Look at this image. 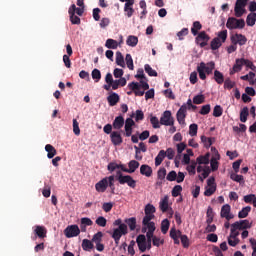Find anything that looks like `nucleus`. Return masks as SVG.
<instances>
[{
	"label": "nucleus",
	"mask_w": 256,
	"mask_h": 256,
	"mask_svg": "<svg viewBox=\"0 0 256 256\" xmlns=\"http://www.w3.org/2000/svg\"><path fill=\"white\" fill-rule=\"evenodd\" d=\"M185 117H187V105H182L176 114L179 125H185Z\"/></svg>",
	"instance_id": "obj_12"
},
{
	"label": "nucleus",
	"mask_w": 256,
	"mask_h": 256,
	"mask_svg": "<svg viewBox=\"0 0 256 256\" xmlns=\"http://www.w3.org/2000/svg\"><path fill=\"white\" fill-rule=\"evenodd\" d=\"M136 243L141 253H145L147 251V238L145 237V235L140 234L139 236H137Z\"/></svg>",
	"instance_id": "obj_15"
},
{
	"label": "nucleus",
	"mask_w": 256,
	"mask_h": 256,
	"mask_svg": "<svg viewBox=\"0 0 256 256\" xmlns=\"http://www.w3.org/2000/svg\"><path fill=\"white\" fill-rule=\"evenodd\" d=\"M227 29H244L245 28V20L237 19L235 17L228 18L226 22Z\"/></svg>",
	"instance_id": "obj_5"
},
{
	"label": "nucleus",
	"mask_w": 256,
	"mask_h": 256,
	"mask_svg": "<svg viewBox=\"0 0 256 256\" xmlns=\"http://www.w3.org/2000/svg\"><path fill=\"white\" fill-rule=\"evenodd\" d=\"M213 69H215V62H209L207 64H205V62H201L197 66V73L199 74V78L202 81H205V79H207V75H211V73H213Z\"/></svg>",
	"instance_id": "obj_2"
},
{
	"label": "nucleus",
	"mask_w": 256,
	"mask_h": 256,
	"mask_svg": "<svg viewBox=\"0 0 256 256\" xmlns=\"http://www.w3.org/2000/svg\"><path fill=\"white\" fill-rule=\"evenodd\" d=\"M165 177H167V169H165L164 167L160 168L157 172V179L159 181H163V179H165Z\"/></svg>",
	"instance_id": "obj_52"
},
{
	"label": "nucleus",
	"mask_w": 256,
	"mask_h": 256,
	"mask_svg": "<svg viewBox=\"0 0 256 256\" xmlns=\"http://www.w3.org/2000/svg\"><path fill=\"white\" fill-rule=\"evenodd\" d=\"M123 125H125V118L123 116H118L114 119L112 127L113 129H123Z\"/></svg>",
	"instance_id": "obj_25"
},
{
	"label": "nucleus",
	"mask_w": 256,
	"mask_h": 256,
	"mask_svg": "<svg viewBox=\"0 0 256 256\" xmlns=\"http://www.w3.org/2000/svg\"><path fill=\"white\" fill-rule=\"evenodd\" d=\"M255 22H256V13L251 12L250 14H248L246 18V24L248 25V27H253L255 25Z\"/></svg>",
	"instance_id": "obj_35"
},
{
	"label": "nucleus",
	"mask_w": 256,
	"mask_h": 256,
	"mask_svg": "<svg viewBox=\"0 0 256 256\" xmlns=\"http://www.w3.org/2000/svg\"><path fill=\"white\" fill-rule=\"evenodd\" d=\"M221 45H223V42H221V40H219V38H214L211 43H210V47L212 49V51H217V49H219V47H221Z\"/></svg>",
	"instance_id": "obj_44"
},
{
	"label": "nucleus",
	"mask_w": 256,
	"mask_h": 256,
	"mask_svg": "<svg viewBox=\"0 0 256 256\" xmlns=\"http://www.w3.org/2000/svg\"><path fill=\"white\" fill-rule=\"evenodd\" d=\"M45 151L47 152L48 159H53V157H55V155H57V150L51 144H47L45 146Z\"/></svg>",
	"instance_id": "obj_28"
},
{
	"label": "nucleus",
	"mask_w": 256,
	"mask_h": 256,
	"mask_svg": "<svg viewBox=\"0 0 256 256\" xmlns=\"http://www.w3.org/2000/svg\"><path fill=\"white\" fill-rule=\"evenodd\" d=\"M197 168V162L192 161L190 165L187 166L186 170L188 171L189 175H195Z\"/></svg>",
	"instance_id": "obj_56"
},
{
	"label": "nucleus",
	"mask_w": 256,
	"mask_h": 256,
	"mask_svg": "<svg viewBox=\"0 0 256 256\" xmlns=\"http://www.w3.org/2000/svg\"><path fill=\"white\" fill-rule=\"evenodd\" d=\"M160 125H165V127H173L175 125V118H173L171 111L166 110L163 112L160 118Z\"/></svg>",
	"instance_id": "obj_7"
},
{
	"label": "nucleus",
	"mask_w": 256,
	"mask_h": 256,
	"mask_svg": "<svg viewBox=\"0 0 256 256\" xmlns=\"http://www.w3.org/2000/svg\"><path fill=\"white\" fill-rule=\"evenodd\" d=\"M251 213V206H246L238 213L239 219H245Z\"/></svg>",
	"instance_id": "obj_39"
},
{
	"label": "nucleus",
	"mask_w": 256,
	"mask_h": 256,
	"mask_svg": "<svg viewBox=\"0 0 256 256\" xmlns=\"http://www.w3.org/2000/svg\"><path fill=\"white\" fill-rule=\"evenodd\" d=\"M248 117H249V108L248 107H244L240 111V121H241V123H247V118Z\"/></svg>",
	"instance_id": "obj_38"
},
{
	"label": "nucleus",
	"mask_w": 256,
	"mask_h": 256,
	"mask_svg": "<svg viewBox=\"0 0 256 256\" xmlns=\"http://www.w3.org/2000/svg\"><path fill=\"white\" fill-rule=\"evenodd\" d=\"M170 237H171V239H173L175 245H179V243H180L179 239H180L181 243L185 249H187V247H189V237H187V235H183L181 233V230L171 228Z\"/></svg>",
	"instance_id": "obj_3"
},
{
	"label": "nucleus",
	"mask_w": 256,
	"mask_h": 256,
	"mask_svg": "<svg viewBox=\"0 0 256 256\" xmlns=\"http://www.w3.org/2000/svg\"><path fill=\"white\" fill-rule=\"evenodd\" d=\"M95 223L98 227H107V219L103 216L98 217Z\"/></svg>",
	"instance_id": "obj_58"
},
{
	"label": "nucleus",
	"mask_w": 256,
	"mask_h": 256,
	"mask_svg": "<svg viewBox=\"0 0 256 256\" xmlns=\"http://www.w3.org/2000/svg\"><path fill=\"white\" fill-rule=\"evenodd\" d=\"M216 39H219L221 43H225L227 41V30L218 32V37H216Z\"/></svg>",
	"instance_id": "obj_60"
},
{
	"label": "nucleus",
	"mask_w": 256,
	"mask_h": 256,
	"mask_svg": "<svg viewBox=\"0 0 256 256\" xmlns=\"http://www.w3.org/2000/svg\"><path fill=\"white\" fill-rule=\"evenodd\" d=\"M111 143L114 145H121L123 143V137H121V133L119 131H113L110 134Z\"/></svg>",
	"instance_id": "obj_21"
},
{
	"label": "nucleus",
	"mask_w": 256,
	"mask_h": 256,
	"mask_svg": "<svg viewBox=\"0 0 256 256\" xmlns=\"http://www.w3.org/2000/svg\"><path fill=\"white\" fill-rule=\"evenodd\" d=\"M107 169L110 173H113L116 169H121L123 171L124 165L123 164H117V162H110L107 166Z\"/></svg>",
	"instance_id": "obj_33"
},
{
	"label": "nucleus",
	"mask_w": 256,
	"mask_h": 256,
	"mask_svg": "<svg viewBox=\"0 0 256 256\" xmlns=\"http://www.w3.org/2000/svg\"><path fill=\"white\" fill-rule=\"evenodd\" d=\"M235 87V82L231 80V78H226L224 81V89L231 90Z\"/></svg>",
	"instance_id": "obj_63"
},
{
	"label": "nucleus",
	"mask_w": 256,
	"mask_h": 256,
	"mask_svg": "<svg viewBox=\"0 0 256 256\" xmlns=\"http://www.w3.org/2000/svg\"><path fill=\"white\" fill-rule=\"evenodd\" d=\"M34 233L39 239H45V237H47V229L45 226H35Z\"/></svg>",
	"instance_id": "obj_23"
},
{
	"label": "nucleus",
	"mask_w": 256,
	"mask_h": 256,
	"mask_svg": "<svg viewBox=\"0 0 256 256\" xmlns=\"http://www.w3.org/2000/svg\"><path fill=\"white\" fill-rule=\"evenodd\" d=\"M92 79H94L95 83H99L101 81V71L97 68L92 70Z\"/></svg>",
	"instance_id": "obj_49"
},
{
	"label": "nucleus",
	"mask_w": 256,
	"mask_h": 256,
	"mask_svg": "<svg viewBox=\"0 0 256 256\" xmlns=\"http://www.w3.org/2000/svg\"><path fill=\"white\" fill-rule=\"evenodd\" d=\"M198 129H199V126L197 124L195 123L191 124L189 126V135L191 137H196Z\"/></svg>",
	"instance_id": "obj_55"
},
{
	"label": "nucleus",
	"mask_w": 256,
	"mask_h": 256,
	"mask_svg": "<svg viewBox=\"0 0 256 256\" xmlns=\"http://www.w3.org/2000/svg\"><path fill=\"white\" fill-rule=\"evenodd\" d=\"M150 123L153 129H159L161 127V122H159V118H157V116H151Z\"/></svg>",
	"instance_id": "obj_48"
},
{
	"label": "nucleus",
	"mask_w": 256,
	"mask_h": 256,
	"mask_svg": "<svg viewBox=\"0 0 256 256\" xmlns=\"http://www.w3.org/2000/svg\"><path fill=\"white\" fill-rule=\"evenodd\" d=\"M165 157H167V152H165V150H160L155 158V166L159 167V165L163 163V159H165Z\"/></svg>",
	"instance_id": "obj_29"
},
{
	"label": "nucleus",
	"mask_w": 256,
	"mask_h": 256,
	"mask_svg": "<svg viewBox=\"0 0 256 256\" xmlns=\"http://www.w3.org/2000/svg\"><path fill=\"white\" fill-rule=\"evenodd\" d=\"M115 179H116V181H118L120 183V185L126 184L131 189H135V187H137V181H135V179H133V177L131 175H123L121 170H118L116 172Z\"/></svg>",
	"instance_id": "obj_4"
},
{
	"label": "nucleus",
	"mask_w": 256,
	"mask_h": 256,
	"mask_svg": "<svg viewBox=\"0 0 256 256\" xmlns=\"http://www.w3.org/2000/svg\"><path fill=\"white\" fill-rule=\"evenodd\" d=\"M209 153H207L206 155H202V156H199L197 159H196V164L198 163V165H209Z\"/></svg>",
	"instance_id": "obj_36"
},
{
	"label": "nucleus",
	"mask_w": 256,
	"mask_h": 256,
	"mask_svg": "<svg viewBox=\"0 0 256 256\" xmlns=\"http://www.w3.org/2000/svg\"><path fill=\"white\" fill-rule=\"evenodd\" d=\"M223 115V108L221 105H216L213 109V117H221Z\"/></svg>",
	"instance_id": "obj_59"
},
{
	"label": "nucleus",
	"mask_w": 256,
	"mask_h": 256,
	"mask_svg": "<svg viewBox=\"0 0 256 256\" xmlns=\"http://www.w3.org/2000/svg\"><path fill=\"white\" fill-rule=\"evenodd\" d=\"M116 64L119 67L125 68V57H123L121 52H116Z\"/></svg>",
	"instance_id": "obj_41"
},
{
	"label": "nucleus",
	"mask_w": 256,
	"mask_h": 256,
	"mask_svg": "<svg viewBox=\"0 0 256 256\" xmlns=\"http://www.w3.org/2000/svg\"><path fill=\"white\" fill-rule=\"evenodd\" d=\"M214 81L218 83V85H223L225 81V76H223V73H221L219 70L214 71Z\"/></svg>",
	"instance_id": "obj_30"
},
{
	"label": "nucleus",
	"mask_w": 256,
	"mask_h": 256,
	"mask_svg": "<svg viewBox=\"0 0 256 256\" xmlns=\"http://www.w3.org/2000/svg\"><path fill=\"white\" fill-rule=\"evenodd\" d=\"M210 39L211 37H209V34H207V32L201 31L200 33L197 34V37L195 38V42L196 44L199 45V47L203 48V47H207Z\"/></svg>",
	"instance_id": "obj_10"
},
{
	"label": "nucleus",
	"mask_w": 256,
	"mask_h": 256,
	"mask_svg": "<svg viewBox=\"0 0 256 256\" xmlns=\"http://www.w3.org/2000/svg\"><path fill=\"white\" fill-rule=\"evenodd\" d=\"M127 233V225H120L118 228H115L112 234V239H114L115 244L119 245L121 237H123V235H127Z\"/></svg>",
	"instance_id": "obj_8"
},
{
	"label": "nucleus",
	"mask_w": 256,
	"mask_h": 256,
	"mask_svg": "<svg viewBox=\"0 0 256 256\" xmlns=\"http://www.w3.org/2000/svg\"><path fill=\"white\" fill-rule=\"evenodd\" d=\"M125 223L128 225L130 231H135V229H137V218H128L125 220Z\"/></svg>",
	"instance_id": "obj_32"
},
{
	"label": "nucleus",
	"mask_w": 256,
	"mask_h": 256,
	"mask_svg": "<svg viewBox=\"0 0 256 256\" xmlns=\"http://www.w3.org/2000/svg\"><path fill=\"white\" fill-rule=\"evenodd\" d=\"M81 234V229H79V226L77 224L69 225L64 230V235L67 237V239H71L73 237H79Z\"/></svg>",
	"instance_id": "obj_9"
},
{
	"label": "nucleus",
	"mask_w": 256,
	"mask_h": 256,
	"mask_svg": "<svg viewBox=\"0 0 256 256\" xmlns=\"http://www.w3.org/2000/svg\"><path fill=\"white\" fill-rule=\"evenodd\" d=\"M160 210L162 213H167L169 210V196H165L159 203Z\"/></svg>",
	"instance_id": "obj_27"
},
{
	"label": "nucleus",
	"mask_w": 256,
	"mask_h": 256,
	"mask_svg": "<svg viewBox=\"0 0 256 256\" xmlns=\"http://www.w3.org/2000/svg\"><path fill=\"white\" fill-rule=\"evenodd\" d=\"M144 70H145L146 73L149 75V77H157V71H155V70L151 67V65L145 64Z\"/></svg>",
	"instance_id": "obj_45"
},
{
	"label": "nucleus",
	"mask_w": 256,
	"mask_h": 256,
	"mask_svg": "<svg viewBox=\"0 0 256 256\" xmlns=\"http://www.w3.org/2000/svg\"><path fill=\"white\" fill-rule=\"evenodd\" d=\"M243 58H237L235 60V64L233 65L232 69L230 70V75H235V73H239L243 69Z\"/></svg>",
	"instance_id": "obj_19"
},
{
	"label": "nucleus",
	"mask_w": 256,
	"mask_h": 256,
	"mask_svg": "<svg viewBox=\"0 0 256 256\" xmlns=\"http://www.w3.org/2000/svg\"><path fill=\"white\" fill-rule=\"evenodd\" d=\"M199 113H200V115H209V113H211V105L206 104V105L202 106Z\"/></svg>",
	"instance_id": "obj_62"
},
{
	"label": "nucleus",
	"mask_w": 256,
	"mask_h": 256,
	"mask_svg": "<svg viewBox=\"0 0 256 256\" xmlns=\"http://www.w3.org/2000/svg\"><path fill=\"white\" fill-rule=\"evenodd\" d=\"M216 157H213L210 161L211 169L212 171H217L219 169V162H217V159H219V153L216 154Z\"/></svg>",
	"instance_id": "obj_47"
},
{
	"label": "nucleus",
	"mask_w": 256,
	"mask_h": 256,
	"mask_svg": "<svg viewBox=\"0 0 256 256\" xmlns=\"http://www.w3.org/2000/svg\"><path fill=\"white\" fill-rule=\"evenodd\" d=\"M120 97L119 94L115 93V92H111L110 95L107 97V101L110 105V107H115V105H117V103L120 101Z\"/></svg>",
	"instance_id": "obj_22"
},
{
	"label": "nucleus",
	"mask_w": 256,
	"mask_h": 256,
	"mask_svg": "<svg viewBox=\"0 0 256 256\" xmlns=\"http://www.w3.org/2000/svg\"><path fill=\"white\" fill-rule=\"evenodd\" d=\"M105 47H107V49H117V47H119V42L109 38L106 40Z\"/></svg>",
	"instance_id": "obj_37"
},
{
	"label": "nucleus",
	"mask_w": 256,
	"mask_h": 256,
	"mask_svg": "<svg viewBox=\"0 0 256 256\" xmlns=\"http://www.w3.org/2000/svg\"><path fill=\"white\" fill-rule=\"evenodd\" d=\"M230 179H232V181H235L236 183H244L243 175L233 173L230 175Z\"/></svg>",
	"instance_id": "obj_61"
},
{
	"label": "nucleus",
	"mask_w": 256,
	"mask_h": 256,
	"mask_svg": "<svg viewBox=\"0 0 256 256\" xmlns=\"http://www.w3.org/2000/svg\"><path fill=\"white\" fill-rule=\"evenodd\" d=\"M125 61L128 69H130V71H133V69H135V66L133 65V57L131 56V54H126Z\"/></svg>",
	"instance_id": "obj_46"
},
{
	"label": "nucleus",
	"mask_w": 256,
	"mask_h": 256,
	"mask_svg": "<svg viewBox=\"0 0 256 256\" xmlns=\"http://www.w3.org/2000/svg\"><path fill=\"white\" fill-rule=\"evenodd\" d=\"M107 187H109V182H107L106 177L95 184V189L98 193H105V191H107Z\"/></svg>",
	"instance_id": "obj_17"
},
{
	"label": "nucleus",
	"mask_w": 256,
	"mask_h": 256,
	"mask_svg": "<svg viewBox=\"0 0 256 256\" xmlns=\"http://www.w3.org/2000/svg\"><path fill=\"white\" fill-rule=\"evenodd\" d=\"M215 191H217V186H207L204 191V195L205 197H211V195H213Z\"/></svg>",
	"instance_id": "obj_50"
},
{
	"label": "nucleus",
	"mask_w": 256,
	"mask_h": 256,
	"mask_svg": "<svg viewBox=\"0 0 256 256\" xmlns=\"http://www.w3.org/2000/svg\"><path fill=\"white\" fill-rule=\"evenodd\" d=\"M167 181L173 182L177 179V172L172 170L166 176Z\"/></svg>",
	"instance_id": "obj_64"
},
{
	"label": "nucleus",
	"mask_w": 256,
	"mask_h": 256,
	"mask_svg": "<svg viewBox=\"0 0 256 256\" xmlns=\"http://www.w3.org/2000/svg\"><path fill=\"white\" fill-rule=\"evenodd\" d=\"M181 191H183V187L181 185H175L172 189V197H179L181 195Z\"/></svg>",
	"instance_id": "obj_54"
},
{
	"label": "nucleus",
	"mask_w": 256,
	"mask_h": 256,
	"mask_svg": "<svg viewBox=\"0 0 256 256\" xmlns=\"http://www.w3.org/2000/svg\"><path fill=\"white\" fill-rule=\"evenodd\" d=\"M247 3H249V0H236L234 7L235 17H243V15L247 13V10L245 9Z\"/></svg>",
	"instance_id": "obj_6"
},
{
	"label": "nucleus",
	"mask_w": 256,
	"mask_h": 256,
	"mask_svg": "<svg viewBox=\"0 0 256 256\" xmlns=\"http://www.w3.org/2000/svg\"><path fill=\"white\" fill-rule=\"evenodd\" d=\"M137 43H139V38L137 36L130 35L126 40V44L129 47H137Z\"/></svg>",
	"instance_id": "obj_34"
},
{
	"label": "nucleus",
	"mask_w": 256,
	"mask_h": 256,
	"mask_svg": "<svg viewBox=\"0 0 256 256\" xmlns=\"http://www.w3.org/2000/svg\"><path fill=\"white\" fill-rule=\"evenodd\" d=\"M233 225L238 231H245V229H251V227H253V222H249V220H240L233 223Z\"/></svg>",
	"instance_id": "obj_14"
},
{
	"label": "nucleus",
	"mask_w": 256,
	"mask_h": 256,
	"mask_svg": "<svg viewBox=\"0 0 256 256\" xmlns=\"http://www.w3.org/2000/svg\"><path fill=\"white\" fill-rule=\"evenodd\" d=\"M232 45H240L243 47L247 43V37L243 34L236 33L230 37Z\"/></svg>",
	"instance_id": "obj_11"
},
{
	"label": "nucleus",
	"mask_w": 256,
	"mask_h": 256,
	"mask_svg": "<svg viewBox=\"0 0 256 256\" xmlns=\"http://www.w3.org/2000/svg\"><path fill=\"white\" fill-rule=\"evenodd\" d=\"M230 239H239V230L234 227V224H231V229H230Z\"/></svg>",
	"instance_id": "obj_51"
},
{
	"label": "nucleus",
	"mask_w": 256,
	"mask_h": 256,
	"mask_svg": "<svg viewBox=\"0 0 256 256\" xmlns=\"http://www.w3.org/2000/svg\"><path fill=\"white\" fill-rule=\"evenodd\" d=\"M139 161L137 160H131L129 163H128V167L129 168H125L124 166V169H123V172L124 173H135V171H137V169H139Z\"/></svg>",
	"instance_id": "obj_20"
},
{
	"label": "nucleus",
	"mask_w": 256,
	"mask_h": 256,
	"mask_svg": "<svg viewBox=\"0 0 256 256\" xmlns=\"http://www.w3.org/2000/svg\"><path fill=\"white\" fill-rule=\"evenodd\" d=\"M128 89H130L129 92H127V95H134L136 97H143L145 95V91H149V83L144 80H140V82H131L128 84Z\"/></svg>",
	"instance_id": "obj_1"
},
{
	"label": "nucleus",
	"mask_w": 256,
	"mask_h": 256,
	"mask_svg": "<svg viewBox=\"0 0 256 256\" xmlns=\"http://www.w3.org/2000/svg\"><path fill=\"white\" fill-rule=\"evenodd\" d=\"M103 241V232H97L92 237V243H101Z\"/></svg>",
	"instance_id": "obj_57"
},
{
	"label": "nucleus",
	"mask_w": 256,
	"mask_h": 256,
	"mask_svg": "<svg viewBox=\"0 0 256 256\" xmlns=\"http://www.w3.org/2000/svg\"><path fill=\"white\" fill-rule=\"evenodd\" d=\"M240 79L242 81H248L249 85H255L256 83V75L254 72H249L248 74L241 76Z\"/></svg>",
	"instance_id": "obj_26"
},
{
	"label": "nucleus",
	"mask_w": 256,
	"mask_h": 256,
	"mask_svg": "<svg viewBox=\"0 0 256 256\" xmlns=\"http://www.w3.org/2000/svg\"><path fill=\"white\" fill-rule=\"evenodd\" d=\"M106 179H107L108 187H110L111 189L112 195H115V176L111 175L109 177H106Z\"/></svg>",
	"instance_id": "obj_40"
},
{
	"label": "nucleus",
	"mask_w": 256,
	"mask_h": 256,
	"mask_svg": "<svg viewBox=\"0 0 256 256\" xmlns=\"http://www.w3.org/2000/svg\"><path fill=\"white\" fill-rule=\"evenodd\" d=\"M193 103L195 105H201V103H205V95L199 94V95L194 96Z\"/></svg>",
	"instance_id": "obj_53"
},
{
	"label": "nucleus",
	"mask_w": 256,
	"mask_h": 256,
	"mask_svg": "<svg viewBox=\"0 0 256 256\" xmlns=\"http://www.w3.org/2000/svg\"><path fill=\"white\" fill-rule=\"evenodd\" d=\"M171 226V222H169V219H164L161 222V232L163 235H167V231H169V227Z\"/></svg>",
	"instance_id": "obj_42"
},
{
	"label": "nucleus",
	"mask_w": 256,
	"mask_h": 256,
	"mask_svg": "<svg viewBox=\"0 0 256 256\" xmlns=\"http://www.w3.org/2000/svg\"><path fill=\"white\" fill-rule=\"evenodd\" d=\"M201 29H203V25H201V22L195 21L191 28L192 35H194V36L199 35V31H201Z\"/></svg>",
	"instance_id": "obj_31"
},
{
	"label": "nucleus",
	"mask_w": 256,
	"mask_h": 256,
	"mask_svg": "<svg viewBox=\"0 0 256 256\" xmlns=\"http://www.w3.org/2000/svg\"><path fill=\"white\" fill-rule=\"evenodd\" d=\"M93 242L89 239H84L82 241V249L83 251H91L93 249Z\"/></svg>",
	"instance_id": "obj_43"
},
{
	"label": "nucleus",
	"mask_w": 256,
	"mask_h": 256,
	"mask_svg": "<svg viewBox=\"0 0 256 256\" xmlns=\"http://www.w3.org/2000/svg\"><path fill=\"white\" fill-rule=\"evenodd\" d=\"M72 25H81V18L75 15V4H72L68 10Z\"/></svg>",
	"instance_id": "obj_16"
},
{
	"label": "nucleus",
	"mask_w": 256,
	"mask_h": 256,
	"mask_svg": "<svg viewBox=\"0 0 256 256\" xmlns=\"http://www.w3.org/2000/svg\"><path fill=\"white\" fill-rule=\"evenodd\" d=\"M93 225V220L91 218H81L80 219V231L82 233H87V227H91Z\"/></svg>",
	"instance_id": "obj_18"
},
{
	"label": "nucleus",
	"mask_w": 256,
	"mask_h": 256,
	"mask_svg": "<svg viewBox=\"0 0 256 256\" xmlns=\"http://www.w3.org/2000/svg\"><path fill=\"white\" fill-rule=\"evenodd\" d=\"M140 174L145 177H151L153 175V168L147 164H143L140 166Z\"/></svg>",
	"instance_id": "obj_24"
},
{
	"label": "nucleus",
	"mask_w": 256,
	"mask_h": 256,
	"mask_svg": "<svg viewBox=\"0 0 256 256\" xmlns=\"http://www.w3.org/2000/svg\"><path fill=\"white\" fill-rule=\"evenodd\" d=\"M220 217H222V219H225L226 221H231V219L235 217L233 214H231V205L225 204L222 206Z\"/></svg>",
	"instance_id": "obj_13"
}]
</instances>
